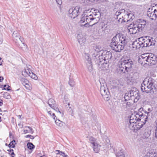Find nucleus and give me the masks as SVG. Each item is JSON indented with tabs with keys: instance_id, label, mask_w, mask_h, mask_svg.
<instances>
[{
	"instance_id": "obj_1",
	"label": "nucleus",
	"mask_w": 157,
	"mask_h": 157,
	"mask_svg": "<svg viewBox=\"0 0 157 157\" xmlns=\"http://www.w3.org/2000/svg\"><path fill=\"white\" fill-rule=\"evenodd\" d=\"M133 64V61L125 56H123L118 63L119 70L121 72L125 73L130 71Z\"/></svg>"
},
{
	"instance_id": "obj_2",
	"label": "nucleus",
	"mask_w": 157,
	"mask_h": 157,
	"mask_svg": "<svg viewBox=\"0 0 157 157\" xmlns=\"http://www.w3.org/2000/svg\"><path fill=\"white\" fill-rule=\"evenodd\" d=\"M144 113L145 114L144 115L141 112L132 114L130 118L129 123L130 124L136 123L139 121L145 123L149 116V112L145 111Z\"/></svg>"
},
{
	"instance_id": "obj_3",
	"label": "nucleus",
	"mask_w": 157,
	"mask_h": 157,
	"mask_svg": "<svg viewBox=\"0 0 157 157\" xmlns=\"http://www.w3.org/2000/svg\"><path fill=\"white\" fill-rule=\"evenodd\" d=\"M155 81L152 78H146L144 80L141 84V89L143 92L146 93H151L152 90L154 88Z\"/></svg>"
},
{
	"instance_id": "obj_4",
	"label": "nucleus",
	"mask_w": 157,
	"mask_h": 157,
	"mask_svg": "<svg viewBox=\"0 0 157 157\" xmlns=\"http://www.w3.org/2000/svg\"><path fill=\"white\" fill-rule=\"evenodd\" d=\"M100 92L104 100L108 101L109 99L110 96V93L108 91L106 83H101Z\"/></svg>"
},
{
	"instance_id": "obj_5",
	"label": "nucleus",
	"mask_w": 157,
	"mask_h": 157,
	"mask_svg": "<svg viewBox=\"0 0 157 157\" xmlns=\"http://www.w3.org/2000/svg\"><path fill=\"white\" fill-rule=\"evenodd\" d=\"M143 40H142L143 47L154 45L155 41L154 39L147 36L142 37Z\"/></svg>"
},
{
	"instance_id": "obj_6",
	"label": "nucleus",
	"mask_w": 157,
	"mask_h": 157,
	"mask_svg": "<svg viewBox=\"0 0 157 157\" xmlns=\"http://www.w3.org/2000/svg\"><path fill=\"white\" fill-rule=\"evenodd\" d=\"M119 43V41L115 40V41H113V38L111 40V42L110 43V46L112 49L116 52H120L124 48V45Z\"/></svg>"
},
{
	"instance_id": "obj_7",
	"label": "nucleus",
	"mask_w": 157,
	"mask_h": 157,
	"mask_svg": "<svg viewBox=\"0 0 157 157\" xmlns=\"http://www.w3.org/2000/svg\"><path fill=\"white\" fill-rule=\"evenodd\" d=\"M82 11V8L79 6H77L75 8H70L69 11V16L71 18H75Z\"/></svg>"
},
{
	"instance_id": "obj_8",
	"label": "nucleus",
	"mask_w": 157,
	"mask_h": 157,
	"mask_svg": "<svg viewBox=\"0 0 157 157\" xmlns=\"http://www.w3.org/2000/svg\"><path fill=\"white\" fill-rule=\"evenodd\" d=\"M96 17H94V16L91 15V14H86L85 13H83L82 17L80 21V22L81 23H83L85 21L87 23H89L91 21L96 19Z\"/></svg>"
},
{
	"instance_id": "obj_9",
	"label": "nucleus",
	"mask_w": 157,
	"mask_h": 157,
	"mask_svg": "<svg viewBox=\"0 0 157 157\" xmlns=\"http://www.w3.org/2000/svg\"><path fill=\"white\" fill-rule=\"evenodd\" d=\"M115 40L120 42L121 44L124 45V44L127 43V40L126 36L122 34L118 33L113 37V41Z\"/></svg>"
},
{
	"instance_id": "obj_10",
	"label": "nucleus",
	"mask_w": 157,
	"mask_h": 157,
	"mask_svg": "<svg viewBox=\"0 0 157 157\" xmlns=\"http://www.w3.org/2000/svg\"><path fill=\"white\" fill-rule=\"evenodd\" d=\"M151 6L152 7L148 9L147 13V16L150 17L156 16L157 13V4H153Z\"/></svg>"
},
{
	"instance_id": "obj_11",
	"label": "nucleus",
	"mask_w": 157,
	"mask_h": 157,
	"mask_svg": "<svg viewBox=\"0 0 157 157\" xmlns=\"http://www.w3.org/2000/svg\"><path fill=\"white\" fill-rule=\"evenodd\" d=\"M148 53H145L142 54L139 58L138 61L139 63L142 65L144 66L145 65H147L148 63Z\"/></svg>"
},
{
	"instance_id": "obj_12",
	"label": "nucleus",
	"mask_w": 157,
	"mask_h": 157,
	"mask_svg": "<svg viewBox=\"0 0 157 157\" xmlns=\"http://www.w3.org/2000/svg\"><path fill=\"white\" fill-rule=\"evenodd\" d=\"M148 60L147 65L152 66L156 64L157 62L156 56L152 53H148Z\"/></svg>"
},
{
	"instance_id": "obj_13",
	"label": "nucleus",
	"mask_w": 157,
	"mask_h": 157,
	"mask_svg": "<svg viewBox=\"0 0 157 157\" xmlns=\"http://www.w3.org/2000/svg\"><path fill=\"white\" fill-rule=\"evenodd\" d=\"M120 14L121 15L122 18H120L118 20L119 22L121 23L122 22H128L127 20L128 18V12L125 11L124 10H122L120 12Z\"/></svg>"
},
{
	"instance_id": "obj_14",
	"label": "nucleus",
	"mask_w": 157,
	"mask_h": 157,
	"mask_svg": "<svg viewBox=\"0 0 157 157\" xmlns=\"http://www.w3.org/2000/svg\"><path fill=\"white\" fill-rule=\"evenodd\" d=\"M130 90L129 92V95L130 97H133L134 102H136L140 98L138 90L136 89Z\"/></svg>"
},
{
	"instance_id": "obj_15",
	"label": "nucleus",
	"mask_w": 157,
	"mask_h": 157,
	"mask_svg": "<svg viewBox=\"0 0 157 157\" xmlns=\"http://www.w3.org/2000/svg\"><path fill=\"white\" fill-rule=\"evenodd\" d=\"M142 37H140L134 41L132 44V47L135 49H139L140 48H143L142 42Z\"/></svg>"
},
{
	"instance_id": "obj_16",
	"label": "nucleus",
	"mask_w": 157,
	"mask_h": 157,
	"mask_svg": "<svg viewBox=\"0 0 157 157\" xmlns=\"http://www.w3.org/2000/svg\"><path fill=\"white\" fill-rule=\"evenodd\" d=\"M101 56L102 59H103L105 61H107V62L111 59L112 55L110 52L105 51L102 53Z\"/></svg>"
},
{
	"instance_id": "obj_17",
	"label": "nucleus",
	"mask_w": 157,
	"mask_h": 157,
	"mask_svg": "<svg viewBox=\"0 0 157 157\" xmlns=\"http://www.w3.org/2000/svg\"><path fill=\"white\" fill-rule=\"evenodd\" d=\"M109 65L107 63V61L102 63L101 62L98 63V69L100 71L105 70L108 68Z\"/></svg>"
},
{
	"instance_id": "obj_18",
	"label": "nucleus",
	"mask_w": 157,
	"mask_h": 157,
	"mask_svg": "<svg viewBox=\"0 0 157 157\" xmlns=\"http://www.w3.org/2000/svg\"><path fill=\"white\" fill-rule=\"evenodd\" d=\"M141 30L139 29V28L136 24H133V27L128 29V32L130 34H136Z\"/></svg>"
},
{
	"instance_id": "obj_19",
	"label": "nucleus",
	"mask_w": 157,
	"mask_h": 157,
	"mask_svg": "<svg viewBox=\"0 0 157 157\" xmlns=\"http://www.w3.org/2000/svg\"><path fill=\"white\" fill-rule=\"evenodd\" d=\"M136 24L137 25L139 29L142 30L146 24V22L145 20L139 19L137 21V23Z\"/></svg>"
},
{
	"instance_id": "obj_20",
	"label": "nucleus",
	"mask_w": 157,
	"mask_h": 157,
	"mask_svg": "<svg viewBox=\"0 0 157 157\" xmlns=\"http://www.w3.org/2000/svg\"><path fill=\"white\" fill-rule=\"evenodd\" d=\"M21 81L22 84L28 90H30L31 89V87L29 85V82L28 80L24 78H22Z\"/></svg>"
},
{
	"instance_id": "obj_21",
	"label": "nucleus",
	"mask_w": 157,
	"mask_h": 157,
	"mask_svg": "<svg viewBox=\"0 0 157 157\" xmlns=\"http://www.w3.org/2000/svg\"><path fill=\"white\" fill-rule=\"evenodd\" d=\"M92 145L94 151L95 153H98L100 150L101 145L99 144L98 142Z\"/></svg>"
},
{
	"instance_id": "obj_22",
	"label": "nucleus",
	"mask_w": 157,
	"mask_h": 157,
	"mask_svg": "<svg viewBox=\"0 0 157 157\" xmlns=\"http://www.w3.org/2000/svg\"><path fill=\"white\" fill-rule=\"evenodd\" d=\"M157 154L154 151L151 150L148 151L144 157H154Z\"/></svg>"
},
{
	"instance_id": "obj_23",
	"label": "nucleus",
	"mask_w": 157,
	"mask_h": 157,
	"mask_svg": "<svg viewBox=\"0 0 157 157\" xmlns=\"http://www.w3.org/2000/svg\"><path fill=\"white\" fill-rule=\"evenodd\" d=\"M13 36L14 40H19L21 41V36L19 35V33L17 31H14L13 34Z\"/></svg>"
},
{
	"instance_id": "obj_24",
	"label": "nucleus",
	"mask_w": 157,
	"mask_h": 157,
	"mask_svg": "<svg viewBox=\"0 0 157 157\" xmlns=\"http://www.w3.org/2000/svg\"><path fill=\"white\" fill-rule=\"evenodd\" d=\"M32 71L29 68H27V69H25L24 71L22 72V75L25 77H27L28 76H29V74H31Z\"/></svg>"
},
{
	"instance_id": "obj_25",
	"label": "nucleus",
	"mask_w": 157,
	"mask_h": 157,
	"mask_svg": "<svg viewBox=\"0 0 157 157\" xmlns=\"http://www.w3.org/2000/svg\"><path fill=\"white\" fill-rule=\"evenodd\" d=\"M48 103L49 106L52 108L54 107L56 104V102L55 100L52 98L49 99L48 101Z\"/></svg>"
},
{
	"instance_id": "obj_26",
	"label": "nucleus",
	"mask_w": 157,
	"mask_h": 157,
	"mask_svg": "<svg viewBox=\"0 0 157 157\" xmlns=\"http://www.w3.org/2000/svg\"><path fill=\"white\" fill-rule=\"evenodd\" d=\"M56 124L59 126L62 127L65 125V123L60 121L59 120H55Z\"/></svg>"
},
{
	"instance_id": "obj_27",
	"label": "nucleus",
	"mask_w": 157,
	"mask_h": 157,
	"mask_svg": "<svg viewBox=\"0 0 157 157\" xmlns=\"http://www.w3.org/2000/svg\"><path fill=\"white\" fill-rule=\"evenodd\" d=\"M84 60L86 63H91V58L89 57L88 54H85Z\"/></svg>"
},
{
	"instance_id": "obj_28",
	"label": "nucleus",
	"mask_w": 157,
	"mask_h": 157,
	"mask_svg": "<svg viewBox=\"0 0 157 157\" xmlns=\"http://www.w3.org/2000/svg\"><path fill=\"white\" fill-rule=\"evenodd\" d=\"M89 140L90 143L92 145L98 142L97 139L93 136L89 137Z\"/></svg>"
},
{
	"instance_id": "obj_29",
	"label": "nucleus",
	"mask_w": 157,
	"mask_h": 157,
	"mask_svg": "<svg viewBox=\"0 0 157 157\" xmlns=\"http://www.w3.org/2000/svg\"><path fill=\"white\" fill-rule=\"evenodd\" d=\"M134 124H135V126L136 127V129H140L141 128L143 125L145 123H143L141 122L137 123V122L136 123H134Z\"/></svg>"
},
{
	"instance_id": "obj_30",
	"label": "nucleus",
	"mask_w": 157,
	"mask_h": 157,
	"mask_svg": "<svg viewBox=\"0 0 157 157\" xmlns=\"http://www.w3.org/2000/svg\"><path fill=\"white\" fill-rule=\"evenodd\" d=\"M151 132L148 130H146L144 134V137L145 138H148L150 135Z\"/></svg>"
},
{
	"instance_id": "obj_31",
	"label": "nucleus",
	"mask_w": 157,
	"mask_h": 157,
	"mask_svg": "<svg viewBox=\"0 0 157 157\" xmlns=\"http://www.w3.org/2000/svg\"><path fill=\"white\" fill-rule=\"evenodd\" d=\"M117 157H125L123 151L121 150L119 151L116 155Z\"/></svg>"
},
{
	"instance_id": "obj_32",
	"label": "nucleus",
	"mask_w": 157,
	"mask_h": 157,
	"mask_svg": "<svg viewBox=\"0 0 157 157\" xmlns=\"http://www.w3.org/2000/svg\"><path fill=\"white\" fill-rule=\"evenodd\" d=\"M86 64L87 66V67L88 71L90 72L92 71L93 68L91 62L90 63H86Z\"/></svg>"
},
{
	"instance_id": "obj_33",
	"label": "nucleus",
	"mask_w": 157,
	"mask_h": 157,
	"mask_svg": "<svg viewBox=\"0 0 157 157\" xmlns=\"http://www.w3.org/2000/svg\"><path fill=\"white\" fill-rule=\"evenodd\" d=\"M130 11L129 12H128V19L127 20V21H132L134 18V17L133 14L130 13Z\"/></svg>"
},
{
	"instance_id": "obj_34",
	"label": "nucleus",
	"mask_w": 157,
	"mask_h": 157,
	"mask_svg": "<svg viewBox=\"0 0 157 157\" xmlns=\"http://www.w3.org/2000/svg\"><path fill=\"white\" fill-rule=\"evenodd\" d=\"M27 147L30 150H32L34 149L35 146L32 143L29 142L27 144Z\"/></svg>"
},
{
	"instance_id": "obj_35",
	"label": "nucleus",
	"mask_w": 157,
	"mask_h": 157,
	"mask_svg": "<svg viewBox=\"0 0 157 157\" xmlns=\"http://www.w3.org/2000/svg\"><path fill=\"white\" fill-rule=\"evenodd\" d=\"M29 76L30 77L35 80H37L38 78V77L35 74H34L32 71L31 72V74H29Z\"/></svg>"
},
{
	"instance_id": "obj_36",
	"label": "nucleus",
	"mask_w": 157,
	"mask_h": 157,
	"mask_svg": "<svg viewBox=\"0 0 157 157\" xmlns=\"http://www.w3.org/2000/svg\"><path fill=\"white\" fill-rule=\"evenodd\" d=\"M3 97L6 99H10V96L8 92H5L3 94Z\"/></svg>"
},
{
	"instance_id": "obj_37",
	"label": "nucleus",
	"mask_w": 157,
	"mask_h": 157,
	"mask_svg": "<svg viewBox=\"0 0 157 157\" xmlns=\"http://www.w3.org/2000/svg\"><path fill=\"white\" fill-rule=\"evenodd\" d=\"M15 140H13L10 142L9 144V146L10 147L14 148L15 147Z\"/></svg>"
},
{
	"instance_id": "obj_38",
	"label": "nucleus",
	"mask_w": 157,
	"mask_h": 157,
	"mask_svg": "<svg viewBox=\"0 0 157 157\" xmlns=\"http://www.w3.org/2000/svg\"><path fill=\"white\" fill-rule=\"evenodd\" d=\"M8 151L10 152L9 154H10L11 157H14L15 154L14 153L13 150V149H10L8 150Z\"/></svg>"
},
{
	"instance_id": "obj_39",
	"label": "nucleus",
	"mask_w": 157,
	"mask_h": 157,
	"mask_svg": "<svg viewBox=\"0 0 157 157\" xmlns=\"http://www.w3.org/2000/svg\"><path fill=\"white\" fill-rule=\"evenodd\" d=\"M48 113L51 116H52L54 120H55V117H56L54 113H52L51 111H48Z\"/></svg>"
},
{
	"instance_id": "obj_40",
	"label": "nucleus",
	"mask_w": 157,
	"mask_h": 157,
	"mask_svg": "<svg viewBox=\"0 0 157 157\" xmlns=\"http://www.w3.org/2000/svg\"><path fill=\"white\" fill-rule=\"evenodd\" d=\"M52 108L53 109H54L55 111H56V112H58L60 113H61V112L59 110V109L58 108V107H57V105H56L54 107H52Z\"/></svg>"
},
{
	"instance_id": "obj_41",
	"label": "nucleus",
	"mask_w": 157,
	"mask_h": 157,
	"mask_svg": "<svg viewBox=\"0 0 157 157\" xmlns=\"http://www.w3.org/2000/svg\"><path fill=\"white\" fill-rule=\"evenodd\" d=\"M69 84L72 87L74 86L75 84V82L72 80L69 81Z\"/></svg>"
},
{
	"instance_id": "obj_42",
	"label": "nucleus",
	"mask_w": 157,
	"mask_h": 157,
	"mask_svg": "<svg viewBox=\"0 0 157 157\" xmlns=\"http://www.w3.org/2000/svg\"><path fill=\"white\" fill-rule=\"evenodd\" d=\"M10 87V86H7L6 85H5L3 86V88L2 89V90H10V89L9 88Z\"/></svg>"
},
{
	"instance_id": "obj_43",
	"label": "nucleus",
	"mask_w": 157,
	"mask_h": 157,
	"mask_svg": "<svg viewBox=\"0 0 157 157\" xmlns=\"http://www.w3.org/2000/svg\"><path fill=\"white\" fill-rule=\"evenodd\" d=\"M25 137L26 138H28V137L30 138L31 139H33L34 138V137L33 136H32L31 135H27Z\"/></svg>"
},
{
	"instance_id": "obj_44",
	"label": "nucleus",
	"mask_w": 157,
	"mask_h": 157,
	"mask_svg": "<svg viewBox=\"0 0 157 157\" xmlns=\"http://www.w3.org/2000/svg\"><path fill=\"white\" fill-rule=\"evenodd\" d=\"M57 3L59 5H61L62 3V0H56Z\"/></svg>"
},
{
	"instance_id": "obj_45",
	"label": "nucleus",
	"mask_w": 157,
	"mask_h": 157,
	"mask_svg": "<svg viewBox=\"0 0 157 157\" xmlns=\"http://www.w3.org/2000/svg\"><path fill=\"white\" fill-rule=\"evenodd\" d=\"M28 128L30 129V133L31 134H33V131L31 127H28Z\"/></svg>"
},
{
	"instance_id": "obj_46",
	"label": "nucleus",
	"mask_w": 157,
	"mask_h": 157,
	"mask_svg": "<svg viewBox=\"0 0 157 157\" xmlns=\"http://www.w3.org/2000/svg\"><path fill=\"white\" fill-rule=\"evenodd\" d=\"M3 104V101L0 99V106H2Z\"/></svg>"
},
{
	"instance_id": "obj_47",
	"label": "nucleus",
	"mask_w": 157,
	"mask_h": 157,
	"mask_svg": "<svg viewBox=\"0 0 157 157\" xmlns=\"http://www.w3.org/2000/svg\"><path fill=\"white\" fill-rule=\"evenodd\" d=\"M61 151H60L59 150H56V152H58V153H57L56 154L57 155H60V153H61Z\"/></svg>"
},
{
	"instance_id": "obj_48",
	"label": "nucleus",
	"mask_w": 157,
	"mask_h": 157,
	"mask_svg": "<svg viewBox=\"0 0 157 157\" xmlns=\"http://www.w3.org/2000/svg\"><path fill=\"white\" fill-rule=\"evenodd\" d=\"M89 23H87V22L85 23L84 25L86 27H89V25L88 24Z\"/></svg>"
},
{
	"instance_id": "obj_49",
	"label": "nucleus",
	"mask_w": 157,
	"mask_h": 157,
	"mask_svg": "<svg viewBox=\"0 0 157 157\" xmlns=\"http://www.w3.org/2000/svg\"><path fill=\"white\" fill-rule=\"evenodd\" d=\"M151 17H152L151 18V19H153L155 18V17H156L157 18V13H156V16H155H155H151Z\"/></svg>"
},
{
	"instance_id": "obj_50",
	"label": "nucleus",
	"mask_w": 157,
	"mask_h": 157,
	"mask_svg": "<svg viewBox=\"0 0 157 157\" xmlns=\"http://www.w3.org/2000/svg\"><path fill=\"white\" fill-rule=\"evenodd\" d=\"M147 111H148V112H149V113L150 112L152 111V109L150 108H149L147 109Z\"/></svg>"
},
{
	"instance_id": "obj_51",
	"label": "nucleus",
	"mask_w": 157,
	"mask_h": 157,
	"mask_svg": "<svg viewBox=\"0 0 157 157\" xmlns=\"http://www.w3.org/2000/svg\"><path fill=\"white\" fill-rule=\"evenodd\" d=\"M65 154L62 151H61V153H60V155H61L63 156Z\"/></svg>"
},
{
	"instance_id": "obj_52",
	"label": "nucleus",
	"mask_w": 157,
	"mask_h": 157,
	"mask_svg": "<svg viewBox=\"0 0 157 157\" xmlns=\"http://www.w3.org/2000/svg\"><path fill=\"white\" fill-rule=\"evenodd\" d=\"M3 80V78L2 77L0 76V82L2 81Z\"/></svg>"
},
{
	"instance_id": "obj_53",
	"label": "nucleus",
	"mask_w": 157,
	"mask_h": 157,
	"mask_svg": "<svg viewBox=\"0 0 157 157\" xmlns=\"http://www.w3.org/2000/svg\"><path fill=\"white\" fill-rule=\"evenodd\" d=\"M143 109V108H140L139 109V111L140 112H141V111H142Z\"/></svg>"
},
{
	"instance_id": "obj_54",
	"label": "nucleus",
	"mask_w": 157,
	"mask_h": 157,
	"mask_svg": "<svg viewBox=\"0 0 157 157\" xmlns=\"http://www.w3.org/2000/svg\"><path fill=\"white\" fill-rule=\"evenodd\" d=\"M23 44L24 45V48H27V45H26L24 43H23Z\"/></svg>"
},
{
	"instance_id": "obj_55",
	"label": "nucleus",
	"mask_w": 157,
	"mask_h": 157,
	"mask_svg": "<svg viewBox=\"0 0 157 157\" xmlns=\"http://www.w3.org/2000/svg\"><path fill=\"white\" fill-rule=\"evenodd\" d=\"M96 14H97L95 13H93V14H91V15L94 16V17H95L96 16Z\"/></svg>"
},
{
	"instance_id": "obj_56",
	"label": "nucleus",
	"mask_w": 157,
	"mask_h": 157,
	"mask_svg": "<svg viewBox=\"0 0 157 157\" xmlns=\"http://www.w3.org/2000/svg\"><path fill=\"white\" fill-rule=\"evenodd\" d=\"M63 157H68V156L67 155L65 154L64 155Z\"/></svg>"
},
{
	"instance_id": "obj_57",
	"label": "nucleus",
	"mask_w": 157,
	"mask_h": 157,
	"mask_svg": "<svg viewBox=\"0 0 157 157\" xmlns=\"http://www.w3.org/2000/svg\"><path fill=\"white\" fill-rule=\"evenodd\" d=\"M2 37H0V41L1 42V43L2 42Z\"/></svg>"
},
{
	"instance_id": "obj_58",
	"label": "nucleus",
	"mask_w": 157,
	"mask_h": 157,
	"mask_svg": "<svg viewBox=\"0 0 157 157\" xmlns=\"http://www.w3.org/2000/svg\"><path fill=\"white\" fill-rule=\"evenodd\" d=\"M0 87L1 88H3V85H1V86H0Z\"/></svg>"
},
{
	"instance_id": "obj_59",
	"label": "nucleus",
	"mask_w": 157,
	"mask_h": 157,
	"mask_svg": "<svg viewBox=\"0 0 157 157\" xmlns=\"http://www.w3.org/2000/svg\"><path fill=\"white\" fill-rule=\"evenodd\" d=\"M18 117H19V118H21V116L20 115H18Z\"/></svg>"
},
{
	"instance_id": "obj_60",
	"label": "nucleus",
	"mask_w": 157,
	"mask_h": 157,
	"mask_svg": "<svg viewBox=\"0 0 157 157\" xmlns=\"http://www.w3.org/2000/svg\"><path fill=\"white\" fill-rule=\"evenodd\" d=\"M1 117H0V122H1Z\"/></svg>"
},
{
	"instance_id": "obj_61",
	"label": "nucleus",
	"mask_w": 157,
	"mask_h": 157,
	"mask_svg": "<svg viewBox=\"0 0 157 157\" xmlns=\"http://www.w3.org/2000/svg\"><path fill=\"white\" fill-rule=\"evenodd\" d=\"M80 39H79V40H78V42H79V43H80Z\"/></svg>"
},
{
	"instance_id": "obj_62",
	"label": "nucleus",
	"mask_w": 157,
	"mask_h": 157,
	"mask_svg": "<svg viewBox=\"0 0 157 157\" xmlns=\"http://www.w3.org/2000/svg\"><path fill=\"white\" fill-rule=\"evenodd\" d=\"M2 59V58L0 57V60H1Z\"/></svg>"
},
{
	"instance_id": "obj_63",
	"label": "nucleus",
	"mask_w": 157,
	"mask_h": 157,
	"mask_svg": "<svg viewBox=\"0 0 157 157\" xmlns=\"http://www.w3.org/2000/svg\"><path fill=\"white\" fill-rule=\"evenodd\" d=\"M0 111H2V110H1V109L0 108Z\"/></svg>"
},
{
	"instance_id": "obj_64",
	"label": "nucleus",
	"mask_w": 157,
	"mask_h": 157,
	"mask_svg": "<svg viewBox=\"0 0 157 157\" xmlns=\"http://www.w3.org/2000/svg\"><path fill=\"white\" fill-rule=\"evenodd\" d=\"M68 105H70V104H69V103H68Z\"/></svg>"
}]
</instances>
